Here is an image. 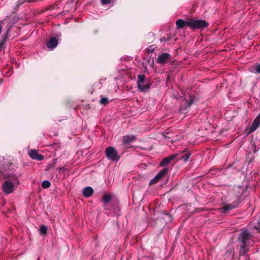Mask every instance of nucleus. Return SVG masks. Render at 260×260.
<instances>
[{
    "label": "nucleus",
    "mask_w": 260,
    "mask_h": 260,
    "mask_svg": "<svg viewBox=\"0 0 260 260\" xmlns=\"http://www.w3.org/2000/svg\"><path fill=\"white\" fill-rule=\"evenodd\" d=\"M253 236L248 229H242L238 235L237 241L240 245H249Z\"/></svg>",
    "instance_id": "obj_1"
},
{
    "label": "nucleus",
    "mask_w": 260,
    "mask_h": 260,
    "mask_svg": "<svg viewBox=\"0 0 260 260\" xmlns=\"http://www.w3.org/2000/svg\"><path fill=\"white\" fill-rule=\"evenodd\" d=\"M208 26L209 23L205 20L196 19H190V22L187 23V26L193 29H203Z\"/></svg>",
    "instance_id": "obj_2"
},
{
    "label": "nucleus",
    "mask_w": 260,
    "mask_h": 260,
    "mask_svg": "<svg viewBox=\"0 0 260 260\" xmlns=\"http://www.w3.org/2000/svg\"><path fill=\"white\" fill-rule=\"evenodd\" d=\"M138 87L140 91H145L149 89L151 83L146 78L144 75L140 74L138 76L137 81Z\"/></svg>",
    "instance_id": "obj_3"
},
{
    "label": "nucleus",
    "mask_w": 260,
    "mask_h": 260,
    "mask_svg": "<svg viewBox=\"0 0 260 260\" xmlns=\"http://www.w3.org/2000/svg\"><path fill=\"white\" fill-rule=\"evenodd\" d=\"M105 153L107 158L113 161H118L120 159V155L117 150L112 146L106 148Z\"/></svg>",
    "instance_id": "obj_4"
},
{
    "label": "nucleus",
    "mask_w": 260,
    "mask_h": 260,
    "mask_svg": "<svg viewBox=\"0 0 260 260\" xmlns=\"http://www.w3.org/2000/svg\"><path fill=\"white\" fill-rule=\"evenodd\" d=\"M168 171L169 169L168 168H164L160 170L157 174L150 180L149 185H152L157 183L161 178L167 174Z\"/></svg>",
    "instance_id": "obj_5"
},
{
    "label": "nucleus",
    "mask_w": 260,
    "mask_h": 260,
    "mask_svg": "<svg viewBox=\"0 0 260 260\" xmlns=\"http://www.w3.org/2000/svg\"><path fill=\"white\" fill-rule=\"evenodd\" d=\"M240 203V201L239 199L237 201H235L233 203L231 204H228L224 205L222 207L220 208L221 213H225L229 210L235 209L237 208L239 204Z\"/></svg>",
    "instance_id": "obj_6"
},
{
    "label": "nucleus",
    "mask_w": 260,
    "mask_h": 260,
    "mask_svg": "<svg viewBox=\"0 0 260 260\" xmlns=\"http://www.w3.org/2000/svg\"><path fill=\"white\" fill-rule=\"evenodd\" d=\"M170 58L171 55L170 54L162 53L158 55L156 61L159 64H164L167 63Z\"/></svg>",
    "instance_id": "obj_7"
},
{
    "label": "nucleus",
    "mask_w": 260,
    "mask_h": 260,
    "mask_svg": "<svg viewBox=\"0 0 260 260\" xmlns=\"http://www.w3.org/2000/svg\"><path fill=\"white\" fill-rule=\"evenodd\" d=\"M3 189L4 192L10 193L14 190V184L11 181H5L3 185Z\"/></svg>",
    "instance_id": "obj_8"
},
{
    "label": "nucleus",
    "mask_w": 260,
    "mask_h": 260,
    "mask_svg": "<svg viewBox=\"0 0 260 260\" xmlns=\"http://www.w3.org/2000/svg\"><path fill=\"white\" fill-rule=\"evenodd\" d=\"M136 140V136L134 135H126L123 137L122 143L123 145H127L135 142Z\"/></svg>",
    "instance_id": "obj_9"
},
{
    "label": "nucleus",
    "mask_w": 260,
    "mask_h": 260,
    "mask_svg": "<svg viewBox=\"0 0 260 260\" xmlns=\"http://www.w3.org/2000/svg\"><path fill=\"white\" fill-rule=\"evenodd\" d=\"M29 156L33 159L41 161L44 159V156L39 154L38 151L36 149L31 150L29 152Z\"/></svg>",
    "instance_id": "obj_10"
},
{
    "label": "nucleus",
    "mask_w": 260,
    "mask_h": 260,
    "mask_svg": "<svg viewBox=\"0 0 260 260\" xmlns=\"http://www.w3.org/2000/svg\"><path fill=\"white\" fill-rule=\"evenodd\" d=\"M193 103V100H184L180 106V110L182 112H186V110L188 109Z\"/></svg>",
    "instance_id": "obj_11"
},
{
    "label": "nucleus",
    "mask_w": 260,
    "mask_h": 260,
    "mask_svg": "<svg viewBox=\"0 0 260 260\" xmlns=\"http://www.w3.org/2000/svg\"><path fill=\"white\" fill-rule=\"evenodd\" d=\"M178 156L177 154H174L171 155L167 156V157L164 158L161 161L160 165L162 167H166L168 165L170 162Z\"/></svg>",
    "instance_id": "obj_12"
},
{
    "label": "nucleus",
    "mask_w": 260,
    "mask_h": 260,
    "mask_svg": "<svg viewBox=\"0 0 260 260\" xmlns=\"http://www.w3.org/2000/svg\"><path fill=\"white\" fill-rule=\"evenodd\" d=\"M260 125V112L258 116L254 120L249 131V133L255 131Z\"/></svg>",
    "instance_id": "obj_13"
},
{
    "label": "nucleus",
    "mask_w": 260,
    "mask_h": 260,
    "mask_svg": "<svg viewBox=\"0 0 260 260\" xmlns=\"http://www.w3.org/2000/svg\"><path fill=\"white\" fill-rule=\"evenodd\" d=\"M191 156V153L188 151H185L180 155L177 156V160H182L184 162H187Z\"/></svg>",
    "instance_id": "obj_14"
},
{
    "label": "nucleus",
    "mask_w": 260,
    "mask_h": 260,
    "mask_svg": "<svg viewBox=\"0 0 260 260\" xmlns=\"http://www.w3.org/2000/svg\"><path fill=\"white\" fill-rule=\"evenodd\" d=\"M58 44V40L55 37H51L47 43V46L50 49L54 48Z\"/></svg>",
    "instance_id": "obj_15"
},
{
    "label": "nucleus",
    "mask_w": 260,
    "mask_h": 260,
    "mask_svg": "<svg viewBox=\"0 0 260 260\" xmlns=\"http://www.w3.org/2000/svg\"><path fill=\"white\" fill-rule=\"evenodd\" d=\"M111 199H112V196L109 194L104 193L103 195L102 201L104 204L103 207L105 210L108 209L106 206H107V204L111 201Z\"/></svg>",
    "instance_id": "obj_16"
},
{
    "label": "nucleus",
    "mask_w": 260,
    "mask_h": 260,
    "mask_svg": "<svg viewBox=\"0 0 260 260\" xmlns=\"http://www.w3.org/2000/svg\"><path fill=\"white\" fill-rule=\"evenodd\" d=\"M189 22H190V19L186 21L179 19L176 21V24L178 28H183L185 25L187 26V23Z\"/></svg>",
    "instance_id": "obj_17"
},
{
    "label": "nucleus",
    "mask_w": 260,
    "mask_h": 260,
    "mask_svg": "<svg viewBox=\"0 0 260 260\" xmlns=\"http://www.w3.org/2000/svg\"><path fill=\"white\" fill-rule=\"evenodd\" d=\"M93 192V188L90 186L85 187L83 190V194L86 198L90 197Z\"/></svg>",
    "instance_id": "obj_18"
},
{
    "label": "nucleus",
    "mask_w": 260,
    "mask_h": 260,
    "mask_svg": "<svg viewBox=\"0 0 260 260\" xmlns=\"http://www.w3.org/2000/svg\"><path fill=\"white\" fill-rule=\"evenodd\" d=\"M240 246V250H239V255L240 256H244L247 254L248 252L249 249H247L246 247L248 245H239Z\"/></svg>",
    "instance_id": "obj_19"
},
{
    "label": "nucleus",
    "mask_w": 260,
    "mask_h": 260,
    "mask_svg": "<svg viewBox=\"0 0 260 260\" xmlns=\"http://www.w3.org/2000/svg\"><path fill=\"white\" fill-rule=\"evenodd\" d=\"M10 28L9 27L7 30L6 31L5 34L3 36V39L1 40L2 44H5L6 42V41L8 39V38L9 37V34L10 31Z\"/></svg>",
    "instance_id": "obj_20"
},
{
    "label": "nucleus",
    "mask_w": 260,
    "mask_h": 260,
    "mask_svg": "<svg viewBox=\"0 0 260 260\" xmlns=\"http://www.w3.org/2000/svg\"><path fill=\"white\" fill-rule=\"evenodd\" d=\"M101 100H100L99 103L102 105H107L109 103L108 99L102 96H101Z\"/></svg>",
    "instance_id": "obj_21"
},
{
    "label": "nucleus",
    "mask_w": 260,
    "mask_h": 260,
    "mask_svg": "<svg viewBox=\"0 0 260 260\" xmlns=\"http://www.w3.org/2000/svg\"><path fill=\"white\" fill-rule=\"evenodd\" d=\"M40 233L42 235H44L46 234L47 232V227L45 225H42L40 226V229L39 230Z\"/></svg>",
    "instance_id": "obj_22"
},
{
    "label": "nucleus",
    "mask_w": 260,
    "mask_h": 260,
    "mask_svg": "<svg viewBox=\"0 0 260 260\" xmlns=\"http://www.w3.org/2000/svg\"><path fill=\"white\" fill-rule=\"evenodd\" d=\"M51 186L50 182L48 180L43 181L42 183V187L44 188H48Z\"/></svg>",
    "instance_id": "obj_23"
},
{
    "label": "nucleus",
    "mask_w": 260,
    "mask_h": 260,
    "mask_svg": "<svg viewBox=\"0 0 260 260\" xmlns=\"http://www.w3.org/2000/svg\"><path fill=\"white\" fill-rule=\"evenodd\" d=\"M56 6V5L55 4H53V5H49L43 11V12H45V11H46L48 10H53L55 9Z\"/></svg>",
    "instance_id": "obj_24"
},
{
    "label": "nucleus",
    "mask_w": 260,
    "mask_h": 260,
    "mask_svg": "<svg viewBox=\"0 0 260 260\" xmlns=\"http://www.w3.org/2000/svg\"><path fill=\"white\" fill-rule=\"evenodd\" d=\"M12 164L11 162H8L4 168V170L7 171L10 169Z\"/></svg>",
    "instance_id": "obj_25"
},
{
    "label": "nucleus",
    "mask_w": 260,
    "mask_h": 260,
    "mask_svg": "<svg viewBox=\"0 0 260 260\" xmlns=\"http://www.w3.org/2000/svg\"><path fill=\"white\" fill-rule=\"evenodd\" d=\"M1 176L3 177V178L6 179L9 177V175L8 173H6L3 172V171L1 172Z\"/></svg>",
    "instance_id": "obj_26"
},
{
    "label": "nucleus",
    "mask_w": 260,
    "mask_h": 260,
    "mask_svg": "<svg viewBox=\"0 0 260 260\" xmlns=\"http://www.w3.org/2000/svg\"><path fill=\"white\" fill-rule=\"evenodd\" d=\"M154 48H153V46H151L148 48L147 52H148L149 53H152L154 51Z\"/></svg>",
    "instance_id": "obj_27"
},
{
    "label": "nucleus",
    "mask_w": 260,
    "mask_h": 260,
    "mask_svg": "<svg viewBox=\"0 0 260 260\" xmlns=\"http://www.w3.org/2000/svg\"><path fill=\"white\" fill-rule=\"evenodd\" d=\"M254 229L257 231L258 233H260V223H258L257 225H255L254 226Z\"/></svg>",
    "instance_id": "obj_28"
},
{
    "label": "nucleus",
    "mask_w": 260,
    "mask_h": 260,
    "mask_svg": "<svg viewBox=\"0 0 260 260\" xmlns=\"http://www.w3.org/2000/svg\"><path fill=\"white\" fill-rule=\"evenodd\" d=\"M111 0H101L103 5H107L110 3Z\"/></svg>",
    "instance_id": "obj_29"
},
{
    "label": "nucleus",
    "mask_w": 260,
    "mask_h": 260,
    "mask_svg": "<svg viewBox=\"0 0 260 260\" xmlns=\"http://www.w3.org/2000/svg\"><path fill=\"white\" fill-rule=\"evenodd\" d=\"M58 170L59 171V172H64L66 169L64 167H58Z\"/></svg>",
    "instance_id": "obj_30"
},
{
    "label": "nucleus",
    "mask_w": 260,
    "mask_h": 260,
    "mask_svg": "<svg viewBox=\"0 0 260 260\" xmlns=\"http://www.w3.org/2000/svg\"><path fill=\"white\" fill-rule=\"evenodd\" d=\"M255 70L257 73H260V64L256 66Z\"/></svg>",
    "instance_id": "obj_31"
},
{
    "label": "nucleus",
    "mask_w": 260,
    "mask_h": 260,
    "mask_svg": "<svg viewBox=\"0 0 260 260\" xmlns=\"http://www.w3.org/2000/svg\"><path fill=\"white\" fill-rule=\"evenodd\" d=\"M160 41H167L168 40V39H167L165 37H161L160 38Z\"/></svg>",
    "instance_id": "obj_32"
},
{
    "label": "nucleus",
    "mask_w": 260,
    "mask_h": 260,
    "mask_svg": "<svg viewBox=\"0 0 260 260\" xmlns=\"http://www.w3.org/2000/svg\"><path fill=\"white\" fill-rule=\"evenodd\" d=\"M5 44H2V41H0V52L1 51L2 48H3V45H4Z\"/></svg>",
    "instance_id": "obj_33"
},
{
    "label": "nucleus",
    "mask_w": 260,
    "mask_h": 260,
    "mask_svg": "<svg viewBox=\"0 0 260 260\" xmlns=\"http://www.w3.org/2000/svg\"><path fill=\"white\" fill-rule=\"evenodd\" d=\"M2 23V22H0V34H1L2 31V26L1 25Z\"/></svg>",
    "instance_id": "obj_34"
},
{
    "label": "nucleus",
    "mask_w": 260,
    "mask_h": 260,
    "mask_svg": "<svg viewBox=\"0 0 260 260\" xmlns=\"http://www.w3.org/2000/svg\"><path fill=\"white\" fill-rule=\"evenodd\" d=\"M26 2L27 3H31V2H34L35 1L34 0H25Z\"/></svg>",
    "instance_id": "obj_35"
},
{
    "label": "nucleus",
    "mask_w": 260,
    "mask_h": 260,
    "mask_svg": "<svg viewBox=\"0 0 260 260\" xmlns=\"http://www.w3.org/2000/svg\"><path fill=\"white\" fill-rule=\"evenodd\" d=\"M22 3H20L19 4H17V6H17V7H19V6H20L21 5H22Z\"/></svg>",
    "instance_id": "obj_36"
},
{
    "label": "nucleus",
    "mask_w": 260,
    "mask_h": 260,
    "mask_svg": "<svg viewBox=\"0 0 260 260\" xmlns=\"http://www.w3.org/2000/svg\"><path fill=\"white\" fill-rule=\"evenodd\" d=\"M2 83H3V79H0V84H1Z\"/></svg>",
    "instance_id": "obj_37"
}]
</instances>
